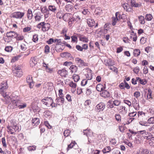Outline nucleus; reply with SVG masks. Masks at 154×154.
I'll return each instance as SVG.
<instances>
[{"instance_id": "16", "label": "nucleus", "mask_w": 154, "mask_h": 154, "mask_svg": "<svg viewBox=\"0 0 154 154\" xmlns=\"http://www.w3.org/2000/svg\"><path fill=\"white\" fill-rule=\"evenodd\" d=\"M105 107V105L103 103H100L96 106V109L99 111H103Z\"/></svg>"}, {"instance_id": "37", "label": "nucleus", "mask_w": 154, "mask_h": 154, "mask_svg": "<svg viewBox=\"0 0 154 154\" xmlns=\"http://www.w3.org/2000/svg\"><path fill=\"white\" fill-rule=\"evenodd\" d=\"M38 35L37 34H34L33 36L32 40L35 42H36L38 40Z\"/></svg>"}, {"instance_id": "27", "label": "nucleus", "mask_w": 154, "mask_h": 154, "mask_svg": "<svg viewBox=\"0 0 154 154\" xmlns=\"http://www.w3.org/2000/svg\"><path fill=\"white\" fill-rule=\"evenodd\" d=\"M69 69L71 70L72 73H73L76 72H77L78 68L75 65H72L70 66Z\"/></svg>"}, {"instance_id": "11", "label": "nucleus", "mask_w": 154, "mask_h": 154, "mask_svg": "<svg viewBox=\"0 0 154 154\" xmlns=\"http://www.w3.org/2000/svg\"><path fill=\"white\" fill-rule=\"evenodd\" d=\"M38 59L36 57H31L30 61V66L33 67L35 66L37 64Z\"/></svg>"}, {"instance_id": "7", "label": "nucleus", "mask_w": 154, "mask_h": 154, "mask_svg": "<svg viewBox=\"0 0 154 154\" xmlns=\"http://www.w3.org/2000/svg\"><path fill=\"white\" fill-rule=\"evenodd\" d=\"M147 113H144L142 111H139L138 112V119L139 120H143L146 119Z\"/></svg>"}, {"instance_id": "53", "label": "nucleus", "mask_w": 154, "mask_h": 154, "mask_svg": "<svg viewBox=\"0 0 154 154\" xmlns=\"http://www.w3.org/2000/svg\"><path fill=\"white\" fill-rule=\"evenodd\" d=\"M76 144V143L75 142H72L71 143L68 145V148H67V149L68 150L69 149L72 148L75 145V144Z\"/></svg>"}, {"instance_id": "40", "label": "nucleus", "mask_w": 154, "mask_h": 154, "mask_svg": "<svg viewBox=\"0 0 154 154\" xmlns=\"http://www.w3.org/2000/svg\"><path fill=\"white\" fill-rule=\"evenodd\" d=\"M152 16L150 14H147L146 15L145 19L147 21H150L152 18Z\"/></svg>"}, {"instance_id": "52", "label": "nucleus", "mask_w": 154, "mask_h": 154, "mask_svg": "<svg viewBox=\"0 0 154 154\" xmlns=\"http://www.w3.org/2000/svg\"><path fill=\"white\" fill-rule=\"evenodd\" d=\"M148 122L149 124H154V117L150 118L148 120Z\"/></svg>"}, {"instance_id": "33", "label": "nucleus", "mask_w": 154, "mask_h": 154, "mask_svg": "<svg viewBox=\"0 0 154 154\" xmlns=\"http://www.w3.org/2000/svg\"><path fill=\"white\" fill-rule=\"evenodd\" d=\"M138 19L140 23L141 24H143L145 23L144 17L142 16H140L138 17Z\"/></svg>"}, {"instance_id": "12", "label": "nucleus", "mask_w": 154, "mask_h": 154, "mask_svg": "<svg viewBox=\"0 0 154 154\" xmlns=\"http://www.w3.org/2000/svg\"><path fill=\"white\" fill-rule=\"evenodd\" d=\"M132 104L134 108L136 110H138L139 109L140 107L139 101L136 98H134L133 99Z\"/></svg>"}, {"instance_id": "39", "label": "nucleus", "mask_w": 154, "mask_h": 154, "mask_svg": "<svg viewBox=\"0 0 154 154\" xmlns=\"http://www.w3.org/2000/svg\"><path fill=\"white\" fill-rule=\"evenodd\" d=\"M115 117V119L117 122H120L121 121V116L119 114H116Z\"/></svg>"}, {"instance_id": "10", "label": "nucleus", "mask_w": 154, "mask_h": 154, "mask_svg": "<svg viewBox=\"0 0 154 154\" xmlns=\"http://www.w3.org/2000/svg\"><path fill=\"white\" fill-rule=\"evenodd\" d=\"M75 61L77 65L80 67L86 66V63L83 60L79 57H76L75 59Z\"/></svg>"}, {"instance_id": "44", "label": "nucleus", "mask_w": 154, "mask_h": 154, "mask_svg": "<svg viewBox=\"0 0 154 154\" xmlns=\"http://www.w3.org/2000/svg\"><path fill=\"white\" fill-rule=\"evenodd\" d=\"M69 86L72 88H76L77 87V84L72 81L69 82Z\"/></svg>"}, {"instance_id": "64", "label": "nucleus", "mask_w": 154, "mask_h": 154, "mask_svg": "<svg viewBox=\"0 0 154 154\" xmlns=\"http://www.w3.org/2000/svg\"><path fill=\"white\" fill-rule=\"evenodd\" d=\"M141 154H150L149 150L147 149H145L143 150Z\"/></svg>"}, {"instance_id": "3", "label": "nucleus", "mask_w": 154, "mask_h": 154, "mask_svg": "<svg viewBox=\"0 0 154 154\" xmlns=\"http://www.w3.org/2000/svg\"><path fill=\"white\" fill-rule=\"evenodd\" d=\"M128 3H125L122 5V7L124 10H128L129 7V4L132 7H138L141 6L140 4H138L135 3L134 0H127Z\"/></svg>"}, {"instance_id": "18", "label": "nucleus", "mask_w": 154, "mask_h": 154, "mask_svg": "<svg viewBox=\"0 0 154 154\" xmlns=\"http://www.w3.org/2000/svg\"><path fill=\"white\" fill-rule=\"evenodd\" d=\"M44 87L49 91H51L53 89V85L52 83L48 82L44 84Z\"/></svg>"}, {"instance_id": "36", "label": "nucleus", "mask_w": 154, "mask_h": 154, "mask_svg": "<svg viewBox=\"0 0 154 154\" xmlns=\"http://www.w3.org/2000/svg\"><path fill=\"white\" fill-rule=\"evenodd\" d=\"M27 17L29 20L32 18V14L31 10H28L27 14Z\"/></svg>"}, {"instance_id": "23", "label": "nucleus", "mask_w": 154, "mask_h": 154, "mask_svg": "<svg viewBox=\"0 0 154 154\" xmlns=\"http://www.w3.org/2000/svg\"><path fill=\"white\" fill-rule=\"evenodd\" d=\"M100 95L102 97L104 98L108 97L110 96L109 92L106 91H103Z\"/></svg>"}, {"instance_id": "54", "label": "nucleus", "mask_w": 154, "mask_h": 154, "mask_svg": "<svg viewBox=\"0 0 154 154\" xmlns=\"http://www.w3.org/2000/svg\"><path fill=\"white\" fill-rule=\"evenodd\" d=\"M123 102L124 103L127 104L129 107L131 106V103L128 100H123Z\"/></svg>"}, {"instance_id": "46", "label": "nucleus", "mask_w": 154, "mask_h": 154, "mask_svg": "<svg viewBox=\"0 0 154 154\" xmlns=\"http://www.w3.org/2000/svg\"><path fill=\"white\" fill-rule=\"evenodd\" d=\"M70 131L69 130H66L64 131L63 134L65 137H67L69 136Z\"/></svg>"}, {"instance_id": "1", "label": "nucleus", "mask_w": 154, "mask_h": 154, "mask_svg": "<svg viewBox=\"0 0 154 154\" xmlns=\"http://www.w3.org/2000/svg\"><path fill=\"white\" fill-rule=\"evenodd\" d=\"M42 103L48 107L51 106L52 108L56 107L57 104L53 103V100L51 97H45L42 100Z\"/></svg>"}, {"instance_id": "9", "label": "nucleus", "mask_w": 154, "mask_h": 154, "mask_svg": "<svg viewBox=\"0 0 154 154\" xmlns=\"http://www.w3.org/2000/svg\"><path fill=\"white\" fill-rule=\"evenodd\" d=\"M117 109L119 112L122 115H125L127 112V109L124 106H119L117 108Z\"/></svg>"}, {"instance_id": "50", "label": "nucleus", "mask_w": 154, "mask_h": 154, "mask_svg": "<svg viewBox=\"0 0 154 154\" xmlns=\"http://www.w3.org/2000/svg\"><path fill=\"white\" fill-rule=\"evenodd\" d=\"M50 52V47L49 46L46 45L45 47V52L48 54Z\"/></svg>"}, {"instance_id": "28", "label": "nucleus", "mask_w": 154, "mask_h": 154, "mask_svg": "<svg viewBox=\"0 0 154 154\" xmlns=\"http://www.w3.org/2000/svg\"><path fill=\"white\" fill-rule=\"evenodd\" d=\"M148 144L150 146H154V137H152V136L148 140Z\"/></svg>"}, {"instance_id": "17", "label": "nucleus", "mask_w": 154, "mask_h": 154, "mask_svg": "<svg viewBox=\"0 0 154 154\" xmlns=\"http://www.w3.org/2000/svg\"><path fill=\"white\" fill-rule=\"evenodd\" d=\"M6 36L8 37L15 38L18 36V34L14 32L11 31L6 33Z\"/></svg>"}, {"instance_id": "4", "label": "nucleus", "mask_w": 154, "mask_h": 154, "mask_svg": "<svg viewBox=\"0 0 154 154\" xmlns=\"http://www.w3.org/2000/svg\"><path fill=\"white\" fill-rule=\"evenodd\" d=\"M71 16H72V14L68 13H66L63 16L64 20L66 21H69L68 22L69 24H71L73 23L74 21H75L74 19H70Z\"/></svg>"}, {"instance_id": "59", "label": "nucleus", "mask_w": 154, "mask_h": 154, "mask_svg": "<svg viewBox=\"0 0 154 154\" xmlns=\"http://www.w3.org/2000/svg\"><path fill=\"white\" fill-rule=\"evenodd\" d=\"M92 75L91 73L88 74L86 75V79L87 80H90L92 79Z\"/></svg>"}, {"instance_id": "5", "label": "nucleus", "mask_w": 154, "mask_h": 154, "mask_svg": "<svg viewBox=\"0 0 154 154\" xmlns=\"http://www.w3.org/2000/svg\"><path fill=\"white\" fill-rule=\"evenodd\" d=\"M120 14L118 12H116L115 17H112V24L113 26L115 25L120 20Z\"/></svg>"}, {"instance_id": "30", "label": "nucleus", "mask_w": 154, "mask_h": 154, "mask_svg": "<svg viewBox=\"0 0 154 154\" xmlns=\"http://www.w3.org/2000/svg\"><path fill=\"white\" fill-rule=\"evenodd\" d=\"M32 122L35 125H37L39 123V119L38 118H34L32 120Z\"/></svg>"}, {"instance_id": "48", "label": "nucleus", "mask_w": 154, "mask_h": 154, "mask_svg": "<svg viewBox=\"0 0 154 154\" xmlns=\"http://www.w3.org/2000/svg\"><path fill=\"white\" fill-rule=\"evenodd\" d=\"M26 106L27 105L26 103H21V104H19V106L18 108L19 109H23L26 107Z\"/></svg>"}, {"instance_id": "57", "label": "nucleus", "mask_w": 154, "mask_h": 154, "mask_svg": "<svg viewBox=\"0 0 154 154\" xmlns=\"http://www.w3.org/2000/svg\"><path fill=\"white\" fill-rule=\"evenodd\" d=\"M72 42H77V38L75 36H71Z\"/></svg>"}, {"instance_id": "29", "label": "nucleus", "mask_w": 154, "mask_h": 154, "mask_svg": "<svg viewBox=\"0 0 154 154\" xmlns=\"http://www.w3.org/2000/svg\"><path fill=\"white\" fill-rule=\"evenodd\" d=\"M80 40L82 42H87L88 41V38L83 35H81L79 37Z\"/></svg>"}, {"instance_id": "6", "label": "nucleus", "mask_w": 154, "mask_h": 154, "mask_svg": "<svg viewBox=\"0 0 154 154\" xmlns=\"http://www.w3.org/2000/svg\"><path fill=\"white\" fill-rule=\"evenodd\" d=\"M138 133L139 134H141L144 138L146 139L147 140L149 139L152 136L151 133L148 132L145 130L139 131Z\"/></svg>"}, {"instance_id": "13", "label": "nucleus", "mask_w": 154, "mask_h": 154, "mask_svg": "<svg viewBox=\"0 0 154 154\" xmlns=\"http://www.w3.org/2000/svg\"><path fill=\"white\" fill-rule=\"evenodd\" d=\"M8 88L7 82L3 81L0 85V92H3Z\"/></svg>"}, {"instance_id": "41", "label": "nucleus", "mask_w": 154, "mask_h": 154, "mask_svg": "<svg viewBox=\"0 0 154 154\" xmlns=\"http://www.w3.org/2000/svg\"><path fill=\"white\" fill-rule=\"evenodd\" d=\"M107 106L108 108H112L114 107L113 103L112 101L109 100L107 103Z\"/></svg>"}, {"instance_id": "19", "label": "nucleus", "mask_w": 154, "mask_h": 154, "mask_svg": "<svg viewBox=\"0 0 154 154\" xmlns=\"http://www.w3.org/2000/svg\"><path fill=\"white\" fill-rule=\"evenodd\" d=\"M42 25V30L44 32L48 30L50 28V24L48 23H44Z\"/></svg>"}, {"instance_id": "15", "label": "nucleus", "mask_w": 154, "mask_h": 154, "mask_svg": "<svg viewBox=\"0 0 154 154\" xmlns=\"http://www.w3.org/2000/svg\"><path fill=\"white\" fill-rule=\"evenodd\" d=\"M26 82L30 88H32L34 86L32 77L31 76L29 75L26 78Z\"/></svg>"}, {"instance_id": "21", "label": "nucleus", "mask_w": 154, "mask_h": 154, "mask_svg": "<svg viewBox=\"0 0 154 154\" xmlns=\"http://www.w3.org/2000/svg\"><path fill=\"white\" fill-rule=\"evenodd\" d=\"M24 13L23 12H17L14 13L13 17L17 18H20L24 16Z\"/></svg>"}, {"instance_id": "20", "label": "nucleus", "mask_w": 154, "mask_h": 154, "mask_svg": "<svg viewBox=\"0 0 154 154\" xmlns=\"http://www.w3.org/2000/svg\"><path fill=\"white\" fill-rule=\"evenodd\" d=\"M21 101L20 100H14L12 101L13 106L14 108L18 107L19 104H21Z\"/></svg>"}, {"instance_id": "14", "label": "nucleus", "mask_w": 154, "mask_h": 154, "mask_svg": "<svg viewBox=\"0 0 154 154\" xmlns=\"http://www.w3.org/2000/svg\"><path fill=\"white\" fill-rule=\"evenodd\" d=\"M58 73L62 77H66L68 75V71L64 69L58 70Z\"/></svg>"}, {"instance_id": "34", "label": "nucleus", "mask_w": 154, "mask_h": 154, "mask_svg": "<svg viewBox=\"0 0 154 154\" xmlns=\"http://www.w3.org/2000/svg\"><path fill=\"white\" fill-rule=\"evenodd\" d=\"M73 79L75 82H78L80 79V77L79 75L74 74L72 76Z\"/></svg>"}, {"instance_id": "22", "label": "nucleus", "mask_w": 154, "mask_h": 154, "mask_svg": "<svg viewBox=\"0 0 154 154\" xmlns=\"http://www.w3.org/2000/svg\"><path fill=\"white\" fill-rule=\"evenodd\" d=\"M64 99L63 97H60L57 98L56 99V103L55 104L60 105L64 103Z\"/></svg>"}, {"instance_id": "60", "label": "nucleus", "mask_w": 154, "mask_h": 154, "mask_svg": "<svg viewBox=\"0 0 154 154\" xmlns=\"http://www.w3.org/2000/svg\"><path fill=\"white\" fill-rule=\"evenodd\" d=\"M88 82V80L87 79H83L81 83L82 86H84L86 85Z\"/></svg>"}, {"instance_id": "32", "label": "nucleus", "mask_w": 154, "mask_h": 154, "mask_svg": "<svg viewBox=\"0 0 154 154\" xmlns=\"http://www.w3.org/2000/svg\"><path fill=\"white\" fill-rule=\"evenodd\" d=\"M111 150V149L109 146H107L104 148L102 150L103 153H106L109 152Z\"/></svg>"}, {"instance_id": "55", "label": "nucleus", "mask_w": 154, "mask_h": 154, "mask_svg": "<svg viewBox=\"0 0 154 154\" xmlns=\"http://www.w3.org/2000/svg\"><path fill=\"white\" fill-rule=\"evenodd\" d=\"M31 28L29 27H26L23 28V32H28L31 30Z\"/></svg>"}, {"instance_id": "2", "label": "nucleus", "mask_w": 154, "mask_h": 154, "mask_svg": "<svg viewBox=\"0 0 154 154\" xmlns=\"http://www.w3.org/2000/svg\"><path fill=\"white\" fill-rule=\"evenodd\" d=\"M8 131L11 134H15V132H19L20 130V127L16 123H14L12 126H8Z\"/></svg>"}, {"instance_id": "43", "label": "nucleus", "mask_w": 154, "mask_h": 154, "mask_svg": "<svg viewBox=\"0 0 154 154\" xmlns=\"http://www.w3.org/2000/svg\"><path fill=\"white\" fill-rule=\"evenodd\" d=\"M45 69L46 71L48 73H52L54 72L53 68H50L49 67H47L45 68Z\"/></svg>"}, {"instance_id": "51", "label": "nucleus", "mask_w": 154, "mask_h": 154, "mask_svg": "<svg viewBox=\"0 0 154 154\" xmlns=\"http://www.w3.org/2000/svg\"><path fill=\"white\" fill-rule=\"evenodd\" d=\"M140 93L139 91H136L134 94V96L137 99L140 97Z\"/></svg>"}, {"instance_id": "26", "label": "nucleus", "mask_w": 154, "mask_h": 154, "mask_svg": "<svg viewBox=\"0 0 154 154\" xmlns=\"http://www.w3.org/2000/svg\"><path fill=\"white\" fill-rule=\"evenodd\" d=\"M131 38L133 39V41L136 42L137 40V36L136 33H134V32L132 30L131 33Z\"/></svg>"}, {"instance_id": "63", "label": "nucleus", "mask_w": 154, "mask_h": 154, "mask_svg": "<svg viewBox=\"0 0 154 154\" xmlns=\"http://www.w3.org/2000/svg\"><path fill=\"white\" fill-rule=\"evenodd\" d=\"M146 39L144 37H142L140 40V42L141 44H143L146 43Z\"/></svg>"}, {"instance_id": "45", "label": "nucleus", "mask_w": 154, "mask_h": 154, "mask_svg": "<svg viewBox=\"0 0 154 154\" xmlns=\"http://www.w3.org/2000/svg\"><path fill=\"white\" fill-rule=\"evenodd\" d=\"M113 104L115 106H119L121 104V102L117 100H115L113 102Z\"/></svg>"}, {"instance_id": "47", "label": "nucleus", "mask_w": 154, "mask_h": 154, "mask_svg": "<svg viewBox=\"0 0 154 154\" xmlns=\"http://www.w3.org/2000/svg\"><path fill=\"white\" fill-rule=\"evenodd\" d=\"M36 146H29L27 147V149L29 151H34L35 150Z\"/></svg>"}, {"instance_id": "62", "label": "nucleus", "mask_w": 154, "mask_h": 154, "mask_svg": "<svg viewBox=\"0 0 154 154\" xmlns=\"http://www.w3.org/2000/svg\"><path fill=\"white\" fill-rule=\"evenodd\" d=\"M63 90L62 89L59 90V97H63L64 95L63 93Z\"/></svg>"}, {"instance_id": "61", "label": "nucleus", "mask_w": 154, "mask_h": 154, "mask_svg": "<svg viewBox=\"0 0 154 154\" xmlns=\"http://www.w3.org/2000/svg\"><path fill=\"white\" fill-rule=\"evenodd\" d=\"M47 42L48 44H51L53 43H55L54 40L53 38H51L47 41Z\"/></svg>"}, {"instance_id": "42", "label": "nucleus", "mask_w": 154, "mask_h": 154, "mask_svg": "<svg viewBox=\"0 0 154 154\" xmlns=\"http://www.w3.org/2000/svg\"><path fill=\"white\" fill-rule=\"evenodd\" d=\"M15 73L16 76L18 77H21L23 75V72L21 70L16 71Z\"/></svg>"}, {"instance_id": "38", "label": "nucleus", "mask_w": 154, "mask_h": 154, "mask_svg": "<svg viewBox=\"0 0 154 154\" xmlns=\"http://www.w3.org/2000/svg\"><path fill=\"white\" fill-rule=\"evenodd\" d=\"M61 56L62 57H70L71 54L68 52H64L61 54Z\"/></svg>"}, {"instance_id": "49", "label": "nucleus", "mask_w": 154, "mask_h": 154, "mask_svg": "<svg viewBox=\"0 0 154 154\" xmlns=\"http://www.w3.org/2000/svg\"><path fill=\"white\" fill-rule=\"evenodd\" d=\"M55 43L56 44V45H61L62 44L61 40L60 39H54Z\"/></svg>"}, {"instance_id": "35", "label": "nucleus", "mask_w": 154, "mask_h": 154, "mask_svg": "<svg viewBox=\"0 0 154 154\" xmlns=\"http://www.w3.org/2000/svg\"><path fill=\"white\" fill-rule=\"evenodd\" d=\"M140 51L139 49H135L134 51V55L136 57H137L139 56L140 54Z\"/></svg>"}, {"instance_id": "25", "label": "nucleus", "mask_w": 154, "mask_h": 154, "mask_svg": "<svg viewBox=\"0 0 154 154\" xmlns=\"http://www.w3.org/2000/svg\"><path fill=\"white\" fill-rule=\"evenodd\" d=\"M87 23L90 27H92L95 23V22L94 20L89 18L87 20Z\"/></svg>"}, {"instance_id": "56", "label": "nucleus", "mask_w": 154, "mask_h": 154, "mask_svg": "<svg viewBox=\"0 0 154 154\" xmlns=\"http://www.w3.org/2000/svg\"><path fill=\"white\" fill-rule=\"evenodd\" d=\"M12 50V48L10 46H7L5 47V50L8 52H11Z\"/></svg>"}, {"instance_id": "58", "label": "nucleus", "mask_w": 154, "mask_h": 154, "mask_svg": "<svg viewBox=\"0 0 154 154\" xmlns=\"http://www.w3.org/2000/svg\"><path fill=\"white\" fill-rule=\"evenodd\" d=\"M91 130L89 129H87L84 131V134L86 135L87 136L89 135V133L91 132Z\"/></svg>"}, {"instance_id": "24", "label": "nucleus", "mask_w": 154, "mask_h": 154, "mask_svg": "<svg viewBox=\"0 0 154 154\" xmlns=\"http://www.w3.org/2000/svg\"><path fill=\"white\" fill-rule=\"evenodd\" d=\"M105 88L103 85L101 84H99L97 85L96 87V90L98 91H103Z\"/></svg>"}, {"instance_id": "31", "label": "nucleus", "mask_w": 154, "mask_h": 154, "mask_svg": "<svg viewBox=\"0 0 154 154\" xmlns=\"http://www.w3.org/2000/svg\"><path fill=\"white\" fill-rule=\"evenodd\" d=\"M106 65L109 66H112L114 65V63L111 59H109L106 61Z\"/></svg>"}, {"instance_id": "8", "label": "nucleus", "mask_w": 154, "mask_h": 154, "mask_svg": "<svg viewBox=\"0 0 154 154\" xmlns=\"http://www.w3.org/2000/svg\"><path fill=\"white\" fill-rule=\"evenodd\" d=\"M152 92L150 89H146L145 90V95L146 96V99L150 100L152 99Z\"/></svg>"}]
</instances>
